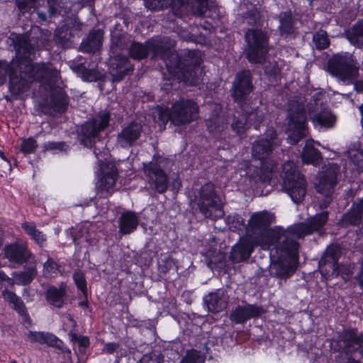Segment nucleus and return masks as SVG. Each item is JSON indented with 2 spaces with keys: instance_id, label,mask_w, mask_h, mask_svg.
Listing matches in <instances>:
<instances>
[{
  "instance_id": "64",
  "label": "nucleus",
  "mask_w": 363,
  "mask_h": 363,
  "mask_svg": "<svg viewBox=\"0 0 363 363\" xmlns=\"http://www.w3.org/2000/svg\"><path fill=\"white\" fill-rule=\"evenodd\" d=\"M37 15H38V21L40 22H45V21H47L48 17H47V15H46V13L45 12L38 11L37 12Z\"/></svg>"
},
{
  "instance_id": "40",
  "label": "nucleus",
  "mask_w": 363,
  "mask_h": 363,
  "mask_svg": "<svg viewBox=\"0 0 363 363\" xmlns=\"http://www.w3.org/2000/svg\"><path fill=\"white\" fill-rule=\"evenodd\" d=\"M240 108L245 113L250 125H253L257 129L264 118L263 111L258 108L248 107L247 104L240 106Z\"/></svg>"
},
{
  "instance_id": "44",
  "label": "nucleus",
  "mask_w": 363,
  "mask_h": 363,
  "mask_svg": "<svg viewBox=\"0 0 363 363\" xmlns=\"http://www.w3.org/2000/svg\"><path fill=\"white\" fill-rule=\"evenodd\" d=\"M102 353L108 354H116V361L118 362L122 357L128 355V350L123 349L118 342L105 343L101 350Z\"/></svg>"
},
{
  "instance_id": "17",
  "label": "nucleus",
  "mask_w": 363,
  "mask_h": 363,
  "mask_svg": "<svg viewBox=\"0 0 363 363\" xmlns=\"http://www.w3.org/2000/svg\"><path fill=\"white\" fill-rule=\"evenodd\" d=\"M252 89L250 72L244 70L238 73L233 83L232 95L240 106L247 104V97Z\"/></svg>"
},
{
  "instance_id": "48",
  "label": "nucleus",
  "mask_w": 363,
  "mask_h": 363,
  "mask_svg": "<svg viewBox=\"0 0 363 363\" xmlns=\"http://www.w3.org/2000/svg\"><path fill=\"white\" fill-rule=\"evenodd\" d=\"M313 41L318 50L326 49L330 45L328 34L323 30H320L313 35Z\"/></svg>"
},
{
  "instance_id": "57",
  "label": "nucleus",
  "mask_w": 363,
  "mask_h": 363,
  "mask_svg": "<svg viewBox=\"0 0 363 363\" xmlns=\"http://www.w3.org/2000/svg\"><path fill=\"white\" fill-rule=\"evenodd\" d=\"M44 150L67 151L68 145L64 142H47L43 144Z\"/></svg>"
},
{
  "instance_id": "32",
  "label": "nucleus",
  "mask_w": 363,
  "mask_h": 363,
  "mask_svg": "<svg viewBox=\"0 0 363 363\" xmlns=\"http://www.w3.org/2000/svg\"><path fill=\"white\" fill-rule=\"evenodd\" d=\"M66 294L65 288L60 286L57 288L55 286H50L46 293L45 298L47 301L57 308H61L64 304V298Z\"/></svg>"
},
{
  "instance_id": "49",
  "label": "nucleus",
  "mask_w": 363,
  "mask_h": 363,
  "mask_svg": "<svg viewBox=\"0 0 363 363\" xmlns=\"http://www.w3.org/2000/svg\"><path fill=\"white\" fill-rule=\"evenodd\" d=\"M303 176L297 172L296 165L292 161H287L283 164V181L288 179H293Z\"/></svg>"
},
{
  "instance_id": "50",
  "label": "nucleus",
  "mask_w": 363,
  "mask_h": 363,
  "mask_svg": "<svg viewBox=\"0 0 363 363\" xmlns=\"http://www.w3.org/2000/svg\"><path fill=\"white\" fill-rule=\"evenodd\" d=\"M261 19L259 12L257 9L247 11L243 14L242 22L251 26H258Z\"/></svg>"
},
{
  "instance_id": "52",
  "label": "nucleus",
  "mask_w": 363,
  "mask_h": 363,
  "mask_svg": "<svg viewBox=\"0 0 363 363\" xmlns=\"http://www.w3.org/2000/svg\"><path fill=\"white\" fill-rule=\"evenodd\" d=\"M205 357L196 350H188L180 363H204Z\"/></svg>"
},
{
  "instance_id": "21",
  "label": "nucleus",
  "mask_w": 363,
  "mask_h": 363,
  "mask_svg": "<svg viewBox=\"0 0 363 363\" xmlns=\"http://www.w3.org/2000/svg\"><path fill=\"white\" fill-rule=\"evenodd\" d=\"M228 302V296L222 289H218L209 293L203 297V303L208 311L212 313H218L224 310Z\"/></svg>"
},
{
  "instance_id": "11",
  "label": "nucleus",
  "mask_w": 363,
  "mask_h": 363,
  "mask_svg": "<svg viewBox=\"0 0 363 363\" xmlns=\"http://www.w3.org/2000/svg\"><path fill=\"white\" fill-rule=\"evenodd\" d=\"M166 160L161 156L154 155L152 161L143 164V170L150 188L159 194L164 193L168 186L169 179L162 169Z\"/></svg>"
},
{
  "instance_id": "36",
  "label": "nucleus",
  "mask_w": 363,
  "mask_h": 363,
  "mask_svg": "<svg viewBox=\"0 0 363 363\" xmlns=\"http://www.w3.org/2000/svg\"><path fill=\"white\" fill-rule=\"evenodd\" d=\"M279 30L281 35H289L294 32V20L291 12H282L279 16Z\"/></svg>"
},
{
  "instance_id": "5",
  "label": "nucleus",
  "mask_w": 363,
  "mask_h": 363,
  "mask_svg": "<svg viewBox=\"0 0 363 363\" xmlns=\"http://www.w3.org/2000/svg\"><path fill=\"white\" fill-rule=\"evenodd\" d=\"M192 201L205 218H214L223 214V202L211 182L202 185L194 194Z\"/></svg>"
},
{
  "instance_id": "29",
  "label": "nucleus",
  "mask_w": 363,
  "mask_h": 363,
  "mask_svg": "<svg viewBox=\"0 0 363 363\" xmlns=\"http://www.w3.org/2000/svg\"><path fill=\"white\" fill-rule=\"evenodd\" d=\"M220 110L219 107H216L209 119L206 121L208 130L216 138H218L226 128L225 119L224 117L218 116Z\"/></svg>"
},
{
  "instance_id": "1",
  "label": "nucleus",
  "mask_w": 363,
  "mask_h": 363,
  "mask_svg": "<svg viewBox=\"0 0 363 363\" xmlns=\"http://www.w3.org/2000/svg\"><path fill=\"white\" fill-rule=\"evenodd\" d=\"M16 55L10 64L0 61V86L9 74V90L16 98L28 91L35 82H40L52 94V101L57 111H64L68 97L60 86V73L51 63H31L35 49L27 36L18 35L13 38Z\"/></svg>"
},
{
  "instance_id": "38",
  "label": "nucleus",
  "mask_w": 363,
  "mask_h": 363,
  "mask_svg": "<svg viewBox=\"0 0 363 363\" xmlns=\"http://www.w3.org/2000/svg\"><path fill=\"white\" fill-rule=\"evenodd\" d=\"M117 179V170L114 165L112 166L111 169L108 173H104L99 181V188L101 191L108 193L111 192L115 186Z\"/></svg>"
},
{
  "instance_id": "39",
  "label": "nucleus",
  "mask_w": 363,
  "mask_h": 363,
  "mask_svg": "<svg viewBox=\"0 0 363 363\" xmlns=\"http://www.w3.org/2000/svg\"><path fill=\"white\" fill-rule=\"evenodd\" d=\"M313 123L316 125L325 128H331L335 122V117L328 110H323L322 111L314 114L311 117Z\"/></svg>"
},
{
  "instance_id": "28",
  "label": "nucleus",
  "mask_w": 363,
  "mask_h": 363,
  "mask_svg": "<svg viewBox=\"0 0 363 363\" xmlns=\"http://www.w3.org/2000/svg\"><path fill=\"white\" fill-rule=\"evenodd\" d=\"M138 218L131 211H125L121 214L118 225L119 232L123 235L133 232L138 225Z\"/></svg>"
},
{
  "instance_id": "55",
  "label": "nucleus",
  "mask_w": 363,
  "mask_h": 363,
  "mask_svg": "<svg viewBox=\"0 0 363 363\" xmlns=\"http://www.w3.org/2000/svg\"><path fill=\"white\" fill-rule=\"evenodd\" d=\"M37 147V142L33 138H28L27 139H24L22 141L21 145V150L24 154H30L34 152Z\"/></svg>"
},
{
  "instance_id": "12",
  "label": "nucleus",
  "mask_w": 363,
  "mask_h": 363,
  "mask_svg": "<svg viewBox=\"0 0 363 363\" xmlns=\"http://www.w3.org/2000/svg\"><path fill=\"white\" fill-rule=\"evenodd\" d=\"M273 145L269 140L264 138L259 139L252 143V154L253 157L261 161L260 174H258L259 179L263 182H270L273 174L277 169V164L274 163H268L265 160L269 158L272 154Z\"/></svg>"
},
{
  "instance_id": "62",
  "label": "nucleus",
  "mask_w": 363,
  "mask_h": 363,
  "mask_svg": "<svg viewBox=\"0 0 363 363\" xmlns=\"http://www.w3.org/2000/svg\"><path fill=\"white\" fill-rule=\"evenodd\" d=\"M352 84H354V89L356 91L359 93L363 91V81H357L356 78Z\"/></svg>"
},
{
  "instance_id": "33",
  "label": "nucleus",
  "mask_w": 363,
  "mask_h": 363,
  "mask_svg": "<svg viewBox=\"0 0 363 363\" xmlns=\"http://www.w3.org/2000/svg\"><path fill=\"white\" fill-rule=\"evenodd\" d=\"M269 271L272 276L279 279H287L294 273L292 267L281 260L272 262Z\"/></svg>"
},
{
  "instance_id": "3",
  "label": "nucleus",
  "mask_w": 363,
  "mask_h": 363,
  "mask_svg": "<svg viewBox=\"0 0 363 363\" xmlns=\"http://www.w3.org/2000/svg\"><path fill=\"white\" fill-rule=\"evenodd\" d=\"M174 43L167 37H157L147 41L145 45L134 42L129 53L134 60H142L152 53V58L162 60L168 72L179 81L187 86H196L201 80V58L195 51H185L184 58L181 59L172 52Z\"/></svg>"
},
{
  "instance_id": "4",
  "label": "nucleus",
  "mask_w": 363,
  "mask_h": 363,
  "mask_svg": "<svg viewBox=\"0 0 363 363\" xmlns=\"http://www.w3.org/2000/svg\"><path fill=\"white\" fill-rule=\"evenodd\" d=\"M156 113L161 125L165 126L168 121L175 125H185L199 118V106L193 100L181 99L173 103L170 108H157Z\"/></svg>"
},
{
  "instance_id": "34",
  "label": "nucleus",
  "mask_w": 363,
  "mask_h": 363,
  "mask_svg": "<svg viewBox=\"0 0 363 363\" xmlns=\"http://www.w3.org/2000/svg\"><path fill=\"white\" fill-rule=\"evenodd\" d=\"M91 225L86 224L80 227L74 235H73V241L76 245H79L86 242L89 245H92L96 242L94 232L90 228Z\"/></svg>"
},
{
  "instance_id": "15",
  "label": "nucleus",
  "mask_w": 363,
  "mask_h": 363,
  "mask_svg": "<svg viewBox=\"0 0 363 363\" xmlns=\"http://www.w3.org/2000/svg\"><path fill=\"white\" fill-rule=\"evenodd\" d=\"M339 346L346 354L363 357V333L354 329L344 330L339 336Z\"/></svg>"
},
{
  "instance_id": "47",
  "label": "nucleus",
  "mask_w": 363,
  "mask_h": 363,
  "mask_svg": "<svg viewBox=\"0 0 363 363\" xmlns=\"http://www.w3.org/2000/svg\"><path fill=\"white\" fill-rule=\"evenodd\" d=\"M349 166L353 170H359L363 168V152L358 150L348 151Z\"/></svg>"
},
{
  "instance_id": "51",
  "label": "nucleus",
  "mask_w": 363,
  "mask_h": 363,
  "mask_svg": "<svg viewBox=\"0 0 363 363\" xmlns=\"http://www.w3.org/2000/svg\"><path fill=\"white\" fill-rule=\"evenodd\" d=\"M40 0H16V4L19 10L18 15H23L35 9Z\"/></svg>"
},
{
  "instance_id": "41",
  "label": "nucleus",
  "mask_w": 363,
  "mask_h": 363,
  "mask_svg": "<svg viewBox=\"0 0 363 363\" xmlns=\"http://www.w3.org/2000/svg\"><path fill=\"white\" fill-rule=\"evenodd\" d=\"M242 111H243L242 110ZM237 114L233 116L231 127L233 131L242 137L250 125L245 112L242 113L237 112Z\"/></svg>"
},
{
  "instance_id": "60",
  "label": "nucleus",
  "mask_w": 363,
  "mask_h": 363,
  "mask_svg": "<svg viewBox=\"0 0 363 363\" xmlns=\"http://www.w3.org/2000/svg\"><path fill=\"white\" fill-rule=\"evenodd\" d=\"M18 314L22 317L23 324L28 328L31 325V319L30 318L27 311L26 308L23 310V312H19Z\"/></svg>"
},
{
  "instance_id": "30",
  "label": "nucleus",
  "mask_w": 363,
  "mask_h": 363,
  "mask_svg": "<svg viewBox=\"0 0 363 363\" xmlns=\"http://www.w3.org/2000/svg\"><path fill=\"white\" fill-rule=\"evenodd\" d=\"M363 214V199L352 204L350 211L343 215L342 222L345 224L357 225L362 222Z\"/></svg>"
},
{
  "instance_id": "23",
  "label": "nucleus",
  "mask_w": 363,
  "mask_h": 363,
  "mask_svg": "<svg viewBox=\"0 0 363 363\" xmlns=\"http://www.w3.org/2000/svg\"><path fill=\"white\" fill-rule=\"evenodd\" d=\"M133 70V66L130 64L128 58L123 55H117L113 59L111 67V73L114 80L119 81L129 72Z\"/></svg>"
},
{
  "instance_id": "19",
  "label": "nucleus",
  "mask_w": 363,
  "mask_h": 363,
  "mask_svg": "<svg viewBox=\"0 0 363 363\" xmlns=\"http://www.w3.org/2000/svg\"><path fill=\"white\" fill-rule=\"evenodd\" d=\"M143 126L140 123L131 122L118 134L117 143L123 148L131 147L142 133Z\"/></svg>"
},
{
  "instance_id": "37",
  "label": "nucleus",
  "mask_w": 363,
  "mask_h": 363,
  "mask_svg": "<svg viewBox=\"0 0 363 363\" xmlns=\"http://www.w3.org/2000/svg\"><path fill=\"white\" fill-rule=\"evenodd\" d=\"M22 228L40 246L43 247L46 245L47 238L45 235L36 228L34 223L24 222L22 223Z\"/></svg>"
},
{
  "instance_id": "59",
  "label": "nucleus",
  "mask_w": 363,
  "mask_h": 363,
  "mask_svg": "<svg viewBox=\"0 0 363 363\" xmlns=\"http://www.w3.org/2000/svg\"><path fill=\"white\" fill-rule=\"evenodd\" d=\"M265 135L267 138H264V140H269L272 143V145L276 146L280 144V141L277 138V133L273 128H267Z\"/></svg>"
},
{
  "instance_id": "20",
  "label": "nucleus",
  "mask_w": 363,
  "mask_h": 363,
  "mask_svg": "<svg viewBox=\"0 0 363 363\" xmlns=\"http://www.w3.org/2000/svg\"><path fill=\"white\" fill-rule=\"evenodd\" d=\"M264 313L262 307L246 304L243 306H238L231 313L230 318L235 323H243L247 320L260 316Z\"/></svg>"
},
{
  "instance_id": "53",
  "label": "nucleus",
  "mask_w": 363,
  "mask_h": 363,
  "mask_svg": "<svg viewBox=\"0 0 363 363\" xmlns=\"http://www.w3.org/2000/svg\"><path fill=\"white\" fill-rule=\"evenodd\" d=\"M59 272L60 267L58 264L53 259L49 257L43 264V276L46 277L54 276Z\"/></svg>"
},
{
  "instance_id": "2",
  "label": "nucleus",
  "mask_w": 363,
  "mask_h": 363,
  "mask_svg": "<svg viewBox=\"0 0 363 363\" xmlns=\"http://www.w3.org/2000/svg\"><path fill=\"white\" fill-rule=\"evenodd\" d=\"M328 219V212H323L289 227L287 230L276 227L269 228L274 216L267 211L253 213L248 221V233L255 236V242L263 250L273 247L289 256L296 255L298 244L295 238H301L320 230Z\"/></svg>"
},
{
  "instance_id": "7",
  "label": "nucleus",
  "mask_w": 363,
  "mask_h": 363,
  "mask_svg": "<svg viewBox=\"0 0 363 363\" xmlns=\"http://www.w3.org/2000/svg\"><path fill=\"white\" fill-rule=\"evenodd\" d=\"M306 115L304 105L298 101H291L288 114L286 133L288 142L294 145L307 135Z\"/></svg>"
},
{
  "instance_id": "18",
  "label": "nucleus",
  "mask_w": 363,
  "mask_h": 363,
  "mask_svg": "<svg viewBox=\"0 0 363 363\" xmlns=\"http://www.w3.org/2000/svg\"><path fill=\"white\" fill-rule=\"evenodd\" d=\"M281 188L295 203H299L306 194V181L303 175L297 178H287L283 181Z\"/></svg>"
},
{
  "instance_id": "10",
  "label": "nucleus",
  "mask_w": 363,
  "mask_h": 363,
  "mask_svg": "<svg viewBox=\"0 0 363 363\" xmlns=\"http://www.w3.org/2000/svg\"><path fill=\"white\" fill-rule=\"evenodd\" d=\"M245 40L248 48L247 57L253 63H262L265 60L268 52V38L261 30L248 29L245 32Z\"/></svg>"
},
{
  "instance_id": "13",
  "label": "nucleus",
  "mask_w": 363,
  "mask_h": 363,
  "mask_svg": "<svg viewBox=\"0 0 363 363\" xmlns=\"http://www.w3.org/2000/svg\"><path fill=\"white\" fill-rule=\"evenodd\" d=\"M339 173L340 167L335 163L330 162L325 167V170L320 174L316 189L325 197L324 201L320 203V208H327L330 204Z\"/></svg>"
},
{
  "instance_id": "45",
  "label": "nucleus",
  "mask_w": 363,
  "mask_h": 363,
  "mask_svg": "<svg viewBox=\"0 0 363 363\" xmlns=\"http://www.w3.org/2000/svg\"><path fill=\"white\" fill-rule=\"evenodd\" d=\"M76 72L84 81L96 82L101 77V74L96 68L88 69L80 65L76 68Z\"/></svg>"
},
{
  "instance_id": "14",
  "label": "nucleus",
  "mask_w": 363,
  "mask_h": 363,
  "mask_svg": "<svg viewBox=\"0 0 363 363\" xmlns=\"http://www.w3.org/2000/svg\"><path fill=\"white\" fill-rule=\"evenodd\" d=\"M146 8L151 11H159L168 6H186L189 8L191 13L197 16H202L208 7L207 0H144Z\"/></svg>"
},
{
  "instance_id": "63",
  "label": "nucleus",
  "mask_w": 363,
  "mask_h": 363,
  "mask_svg": "<svg viewBox=\"0 0 363 363\" xmlns=\"http://www.w3.org/2000/svg\"><path fill=\"white\" fill-rule=\"evenodd\" d=\"M0 281H6L9 285L13 284V280L7 277L3 272L0 271Z\"/></svg>"
},
{
  "instance_id": "22",
  "label": "nucleus",
  "mask_w": 363,
  "mask_h": 363,
  "mask_svg": "<svg viewBox=\"0 0 363 363\" xmlns=\"http://www.w3.org/2000/svg\"><path fill=\"white\" fill-rule=\"evenodd\" d=\"M5 257L11 262L23 264L26 262L32 254L25 243H15L4 248Z\"/></svg>"
},
{
  "instance_id": "56",
  "label": "nucleus",
  "mask_w": 363,
  "mask_h": 363,
  "mask_svg": "<svg viewBox=\"0 0 363 363\" xmlns=\"http://www.w3.org/2000/svg\"><path fill=\"white\" fill-rule=\"evenodd\" d=\"M73 279L77 288L83 293L86 292V281L84 274L81 271H77L73 274Z\"/></svg>"
},
{
  "instance_id": "24",
  "label": "nucleus",
  "mask_w": 363,
  "mask_h": 363,
  "mask_svg": "<svg viewBox=\"0 0 363 363\" xmlns=\"http://www.w3.org/2000/svg\"><path fill=\"white\" fill-rule=\"evenodd\" d=\"M81 29V25L75 22L73 23L72 28L67 26L57 28L55 33V43L62 48H67L69 45L70 38L75 35H79Z\"/></svg>"
},
{
  "instance_id": "43",
  "label": "nucleus",
  "mask_w": 363,
  "mask_h": 363,
  "mask_svg": "<svg viewBox=\"0 0 363 363\" xmlns=\"http://www.w3.org/2000/svg\"><path fill=\"white\" fill-rule=\"evenodd\" d=\"M2 296L10 306L14 309L18 313L23 312L26 308V306L23 301L15 293L5 289L2 291Z\"/></svg>"
},
{
  "instance_id": "25",
  "label": "nucleus",
  "mask_w": 363,
  "mask_h": 363,
  "mask_svg": "<svg viewBox=\"0 0 363 363\" xmlns=\"http://www.w3.org/2000/svg\"><path fill=\"white\" fill-rule=\"evenodd\" d=\"M104 32L101 29L93 30L89 33L86 39L81 43V49L86 52H94L97 51L102 45Z\"/></svg>"
},
{
  "instance_id": "16",
  "label": "nucleus",
  "mask_w": 363,
  "mask_h": 363,
  "mask_svg": "<svg viewBox=\"0 0 363 363\" xmlns=\"http://www.w3.org/2000/svg\"><path fill=\"white\" fill-rule=\"evenodd\" d=\"M252 89L250 72L244 70L238 73L233 83L232 95L240 106L247 104V97Z\"/></svg>"
},
{
  "instance_id": "35",
  "label": "nucleus",
  "mask_w": 363,
  "mask_h": 363,
  "mask_svg": "<svg viewBox=\"0 0 363 363\" xmlns=\"http://www.w3.org/2000/svg\"><path fill=\"white\" fill-rule=\"evenodd\" d=\"M301 160L304 164H311L314 166L318 165L321 162L320 152L314 148L310 142L307 141L301 153Z\"/></svg>"
},
{
  "instance_id": "54",
  "label": "nucleus",
  "mask_w": 363,
  "mask_h": 363,
  "mask_svg": "<svg viewBox=\"0 0 363 363\" xmlns=\"http://www.w3.org/2000/svg\"><path fill=\"white\" fill-rule=\"evenodd\" d=\"M71 340L74 344L78 345V350L80 353H84L85 349L90 345V341L87 336H78L76 334H72Z\"/></svg>"
},
{
  "instance_id": "61",
  "label": "nucleus",
  "mask_w": 363,
  "mask_h": 363,
  "mask_svg": "<svg viewBox=\"0 0 363 363\" xmlns=\"http://www.w3.org/2000/svg\"><path fill=\"white\" fill-rule=\"evenodd\" d=\"M357 280L358 281V284L361 288L363 289V260L361 262V266L359 268V272L356 277Z\"/></svg>"
},
{
  "instance_id": "8",
  "label": "nucleus",
  "mask_w": 363,
  "mask_h": 363,
  "mask_svg": "<svg viewBox=\"0 0 363 363\" xmlns=\"http://www.w3.org/2000/svg\"><path fill=\"white\" fill-rule=\"evenodd\" d=\"M340 248L333 245L327 247L324 255L319 261V269L324 277H337L341 275L345 280H349L353 274L354 264H337L340 257Z\"/></svg>"
},
{
  "instance_id": "42",
  "label": "nucleus",
  "mask_w": 363,
  "mask_h": 363,
  "mask_svg": "<svg viewBox=\"0 0 363 363\" xmlns=\"http://www.w3.org/2000/svg\"><path fill=\"white\" fill-rule=\"evenodd\" d=\"M37 274V269L35 267H31L18 272L13 273V278L17 284L27 285L30 284Z\"/></svg>"
},
{
  "instance_id": "31",
  "label": "nucleus",
  "mask_w": 363,
  "mask_h": 363,
  "mask_svg": "<svg viewBox=\"0 0 363 363\" xmlns=\"http://www.w3.org/2000/svg\"><path fill=\"white\" fill-rule=\"evenodd\" d=\"M349 42L354 46L363 48V21H358L345 32Z\"/></svg>"
},
{
  "instance_id": "46",
  "label": "nucleus",
  "mask_w": 363,
  "mask_h": 363,
  "mask_svg": "<svg viewBox=\"0 0 363 363\" xmlns=\"http://www.w3.org/2000/svg\"><path fill=\"white\" fill-rule=\"evenodd\" d=\"M49 17L64 16L68 13L64 3L61 0H48Z\"/></svg>"
},
{
  "instance_id": "6",
  "label": "nucleus",
  "mask_w": 363,
  "mask_h": 363,
  "mask_svg": "<svg viewBox=\"0 0 363 363\" xmlns=\"http://www.w3.org/2000/svg\"><path fill=\"white\" fill-rule=\"evenodd\" d=\"M328 70L345 84H350L358 77L359 65L352 54L340 52L328 60Z\"/></svg>"
},
{
  "instance_id": "27",
  "label": "nucleus",
  "mask_w": 363,
  "mask_h": 363,
  "mask_svg": "<svg viewBox=\"0 0 363 363\" xmlns=\"http://www.w3.org/2000/svg\"><path fill=\"white\" fill-rule=\"evenodd\" d=\"M253 250L252 244L247 240H242L233 246L230 257L234 262L246 260L250 256Z\"/></svg>"
},
{
  "instance_id": "9",
  "label": "nucleus",
  "mask_w": 363,
  "mask_h": 363,
  "mask_svg": "<svg viewBox=\"0 0 363 363\" xmlns=\"http://www.w3.org/2000/svg\"><path fill=\"white\" fill-rule=\"evenodd\" d=\"M110 121V113H101L93 119L83 123L79 129L78 137L85 147H92L100 141V133L106 128Z\"/></svg>"
},
{
  "instance_id": "58",
  "label": "nucleus",
  "mask_w": 363,
  "mask_h": 363,
  "mask_svg": "<svg viewBox=\"0 0 363 363\" xmlns=\"http://www.w3.org/2000/svg\"><path fill=\"white\" fill-rule=\"evenodd\" d=\"M161 359L162 357L160 355L155 353H150L145 354L141 358L139 363H160Z\"/></svg>"
},
{
  "instance_id": "26",
  "label": "nucleus",
  "mask_w": 363,
  "mask_h": 363,
  "mask_svg": "<svg viewBox=\"0 0 363 363\" xmlns=\"http://www.w3.org/2000/svg\"><path fill=\"white\" fill-rule=\"evenodd\" d=\"M28 340L31 342H38L60 348L62 342L55 335L49 333L30 331L28 334Z\"/></svg>"
}]
</instances>
